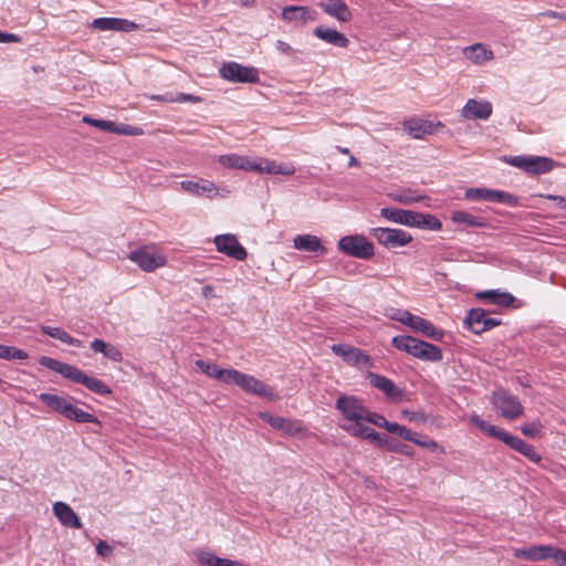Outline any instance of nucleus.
Segmentation results:
<instances>
[{
	"label": "nucleus",
	"instance_id": "34",
	"mask_svg": "<svg viewBox=\"0 0 566 566\" xmlns=\"http://www.w3.org/2000/svg\"><path fill=\"white\" fill-rule=\"evenodd\" d=\"M463 52L465 57L475 64H483L494 57L493 52L482 43L467 46Z\"/></svg>",
	"mask_w": 566,
	"mask_h": 566
},
{
	"label": "nucleus",
	"instance_id": "29",
	"mask_svg": "<svg viewBox=\"0 0 566 566\" xmlns=\"http://www.w3.org/2000/svg\"><path fill=\"white\" fill-rule=\"evenodd\" d=\"M196 366L208 377L228 385L233 368H221L216 364L199 359Z\"/></svg>",
	"mask_w": 566,
	"mask_h": 566
},
{
	"label": "nucleus",
	"instance_id": "44",
	"mask_svg": "<svg viewBox=\"0 0 566 566\" xmlns=\"http://www.w3.org/2000/svg\"><path fill=\"white\" fill-rule=\"evenodd\" d=\"M384 429H386L390 433L398 434L399 437L403 438L405 440L412 439L411 430L405 426L397 423V422H389L387 420V424H385Z\"/></svg>",
	"mask_w": 566,
	"mask_h": 566
},
{
	"label": "nucleus",
	"instance_id": "35",
	"mask_svg": "<svg viewBox=\"0 0 566 566\" xmlns=\"http://www.w3.org/2000/svg\"><path fill=\"white\" fill-rule=\"evenodd\" d=\"M90 347L94 353H101L104 355V357L111 359L112 361L119 363L123 360L120 350L114 345L104 342L103 339H94Z\"/></svg>",
	"mask_w": 566,
	"mask_h": 566
},
{
	"label": "nucleus",
	"instance_id": "47",
	"mask_svg": "<svg viewBox=\"0 0 566 566\" xmlns=\"http://www.w3.org/2000/svg\"><path fill=\"white\" fill-rule=\"evenodd\" d=\"M542 428H543V424L541 423V421L537 420V421L524 423L521 427V431L526 437L535 438L539 434Z\"/></svg>",
	"mask_w": 566,
	"mask_h": 566
},
{
	"label": "nucleus",
	"instance_id": "56",
	"mask_svg": "<svg viewBox=\"0 0 566 566\" xmlns=\"http://www.w3.org/2000/svg\"><path fill=\"white\" fill-rule=\"evenodd\" d=\"M276 49H277L281 53H284V54H290V53H292V51H293L292 46H291L289 43H286V42L282 41V40H279V41L276 42Z\"/></svg>",
	"mask_w": 566,
	"mask_h": 566
},
{
	"label": "nucleus",
	"instance_id": "6",
	"mask_svg": "<svg viewBox=\"0 0 566 566\" xmlns=\"http://www.w3.org/2000/svg\"><path fill=\"white\" fill-rule=\"evenodd\" d=\"M228 385H237L244 392L254 395L258 397H265L270 400H274L276 396L273 389L259 380L252 375L243 374L238 369H232Z\"/></svg>",
	"mask_w": 566,
	"mask_h": 566
},
{
	"label": "nucleus",
	"instance_id": "14",
	"mask_svg": "<svg viewBox=\"0 0 566 566\" xmlns=\"http://www.w3.org/2000/svg\"><path fill=\"white\" fill-rule=\"evenodd\" d=\"M465 199L474 201H491V202H503L507 205H514L516 199L513 195L488 188H470L464 193Z\"/></svg>",
	"mask_w": 566,
	"mask_h": 566
},
{
	"label": "nucleus",
	"instance_id": "60",
	"mask_svg": "<svg viewBox=\"0 0 566 566\" xmlns=\"http://www.w3.org/2000/svg\"><path fill=\"white\" fill-rule=\"evenodd\" d=\"M544 15L546 17H551V18H555V17H559V14L555 11H547L545 13H543Z\"/></svg>",
	"mask_w": 566,
	"mask_h": 566
},
{
	"label": "nucleus",
	"instance_id": "4",
	"mask_svg": "<svg viewBox=\"0 0 566 566\" xmlns=\"http://www.w3.org/2000/svg\"><path fill=\"white\" fill-rule=\"evenodd\" d=\"M336 409L342 413L346 423L340 424V428L347 432V428L364 424V419L367 416V408L363 402L354 397L340 395L335 403Z\"/></svg>",
	"mask_w": 566,
	"mask_h": 566
},
{
	"label": "nucleus",
	"instance_id": "13",
	"mask_svg": "<svg viewBox=\"0 0 566 566\" xmlns=\"http://www.w3.org/2000/svg\"><path fill=\"white\" fill-rule=\"evenodd\" d=\"M217 251L238 261H244L248 256L247 250L240 244L234 234H220L213 240Z\"/></svg>",
	"mask_w": 566,
	"mask_h": 566
},
{
	"label": "nucleus",
	"instance_id": "43",
	"mask_svg": "<svg viewBox=\"0 0 566 566\" xmlns=\"http://www.w3.org/2000/svg\"><path fill=\"white\" fill-rule=\"evenodd\" d=\"M305 431H306V429H305L304 424L302 423V421L292 420L289 418H286L283 429H282V432H284L289 436H292V437L302 436L305 433Z\"/></svg>",
	"mask_w": 566,
	"mask_h": 566
},
{
	"label": "nucleus",
	"instance_id": "45",
	"mask_svg": "<svg viewBox=\"0 0 566 566\" xmlns=\"http://www.w3.org/2000/svg\"><path fill=\"white\" fill-rule=\"evenodd\" d=\"M382 448H386L389 451L398 452V453L409 455V457L413 454L411 447H409L407 444L399 443L394 440H390L389 438H388V443H385V446H382Z\"/></svg>",
	"mask_w": 566,
	"mask_h": 566
},
{
	"label": "nucleus",
	"instance_id": "15",
	"mask_svg": "<svg viewBox=\"0 0 566 566\" xmlns=\"http://www.w3.org/2000/svg\"><path fill=\"white\" fill-rule=\"evenodd\" d=\"M558 547L554 545H536L527 548H515L514 557L532 562H542L552 559L555 563Z\"/></svg>",
	"mask_w": 566,
	"mask_h": 566
},
{
	"label": "nucleus",
	"instance_id": "31",
	"mask_svg": "<svg viewBox=\"0 0 566 566\" xmlns=\"http://www.w3.org/2000/svg\"><path fill=\"white\" fill-rule=\"evenodd\" d=\"M413 212L411 210H405L399 208H381L380 216L388 221L411 227L413 223Z\"/></svg>",
	"mask_w": 566,
	"mask_h": 566
},
{
	"label": "nucleus",
	"instance_id": "39",
	"mask_svg": "<svg viewBox=\"0 0 566 566\" xmlns=\"http://www.w3.org/2000/svg\"><path fill=\"white\" fill-rule=\"evenodd\" d=\"M470 422L476 426L481 431L485 432L490 437H493L497 440L503 441L507 431L503 429H499L497 427L490 424L488 421L480 418L478 415H472L470 417Z\"/></svg>",
	"mask_w": 566,
	"mask_h": 566
},
{
	"label": "nucleus",
	"instance_id": "38",
	"mask_svg": "<svg viewBox=\"0 0 566 566\" xmlns=\"http://www.w3.org/2000/svg\"><path fill=\"white\" fill-rule=\"evenodd\" d=\"M413 217V223L411 227L436 231L441 230L442 228L441 221L432 214L415 211Z\"/></svg>",
	"mask_w": 566,
	"mask_h": 566
},
{
	"label": "nucleus",
	"instance_id": "48",
	"mask_svg": "<svg viewBox=\"0 0 566 566\" xmlns=\"http://www.w3.org/2000/svg\"><path fill=\"white\" fill-rule=\"evenodd\" d=\"M411 437L412 439H407V441H411L413 443H416L417 446H420L422 448H427V449H430V450H437L439 449V444L432 440V439H424V440H421L419 439V434L417 432H413L411 431Z\"/></svg>",
	"mask_w": 566,
	"mask_h": 566
},
{
	"label": "nucleus",
	"instance_id": "33",
	"mask_svg": "<svg viewBox=\"0 0 566 566\" xmlns=\"http://www.w3.org/2000/svg\"><path fill=\"white\" fill-rule=\"evenodd\" d=\"M476 297L502 307H509L515 301V297L512 294L500 292L497 290L478 292Z\"/></svg>",
	"mask_w": 566,
	"mask_h": 566
},
{
	"label": "nucleus",
	"instance_id": "51",
	"mask_svg": "<svg viewBox=\"0 0 566 566\" xmlns=\"http://www.w3.org/2000/svg\"><path fill=\"white\" fill-rule=\"evenodd\" d=\"M96 552L102 557L106 558L113 555V547L104 541H99L96 545Z\"/></svg>",
	"mask_w": 566,
	"mask_h": 566
},
{
	"label": "nucleus",
	"instance_id": "41",
	"mask_svg": "<svg viewBox=\"0 0 566 566\" xmlns=\"http://www.w3.org/2000/svg\"><path fill=\"white\" fill-rule=\"evenodd\" d=\"M488 312L483 308H472L467 317L468 325L470 329L475 333L480 334L482 331L479 329V326H483L486 322Z\"/></svg>",
	"mask_w": 566,
	"mask_h": 566
},
{
	"label": "nucleus",
	"instance_id": "42",
	"mask_svg": "<svg viewBox=\"0 0 566 566\" xmlns=\"http://www.w3.org/2000/svg\"><path fill=\"white\" fill-rule=\"evenodd\" d=\"M29 357V355L18 348V347H14V346H7L4 345L3 348H2V352H1V356L0 358L1 359H6V360H24Z\"/></svg>",
	"mask_w": 566,
	"mask_h": 566
},
{
	"label": "nucleus",
	"instance_id": "30",
	"mask_svg": "<svg viewBox=\"0 0 566 566\" xmlns=\"http://www.w3.org/2000/svg\"><path fill=\"white\" fill-rule=\"evenodd\" d=\"M314 35L338 48L346 49L349 45V40L343 33L334 29L317 27L314 29Z\"/></svg>",
	"mask_w": 566,
	"mask_h": 566
},
{
	"label": "nucleus",
	"instance_id": "28",
	"mask_svg": "<svg viewBox=\"0 0 566 566\" xmlns=\"http://www.w3.org/2000/svg\"><path fill=\"white\" fill-rule=\"evenodd\" d=\"M293 247L301 251L326 253V248L322 245L321 239L312 234H298L293 239Z\"/></svg>",
	"mask_w": 566,
	"mask_h": 566
},
{
	"label": "nucleus",
	"instance_id": "3",
	"mask_svg": "<svg viewBox=\"0 0 566 566\" xmlns=\"http://www.w3.org/2000/svg\"><path fill=\"white\" fill-rule=\"evenodd\" d=\"M39 399L45 403L49 408L62 413L65 418L74 420L80 423L91 422L97 427H102L101 421L92 413H88L81 408L72 405V402L57 395L53 394H40Z\"/></svg>",
	"mask_w": 566,
	"mask_h": 566
},
{
	"label": "nucleus",
	"instance_id": "25",
	"mask_svg": "<svg viewBox=\"0 0 566 566\" xmlns=\"http://www.w3.org/2000/svg\"><path fill=\"white\" fill-rule=\"evenodd\" d=\"M347 433L355 438L366 439L377 447H382L385 443H388V437L378 433L373 428L365 424H355L354 427L347 428Z\"/></svg>",
	"mask_w": 566,
	"mask_h": 566
},
{
	"label": "nucleus",
	"instance_id": "18",
	"mask_svg": "<svg viewBox=\"0 0 566 566\" xmlns=\"http://www.w3.org/2000/svg\"><path fill=\"white\" fill-rule=\"evenodd\" d=\"M322 11L342 23H348L353 13L344 0H321L318 3Z\"/></svg>",
	"mask_w": 566,
	"mask_h": 566
},
{
	"label": "nucleus",
	"instance_id": "11",
	"mask_svg": "<svg viewBox=\"0 0 566 566\" xmlns=\"http://www.w3.org/2000/svg\"><path fill=\"white\" fill-rule=\"evenodd\" d=\"M370 235L387 249L406 247L412 241V235L401 229L373 228Z\"/></svg>",
	"mask_w": 566,
	"mask_h": 566
},
{
	"label": "nucleus",
	"instance_id": "46",
	"mask_svg": "<svg viewBox=\"0 0 566 566\" xmlns=\"http://www.w3.org/2000/svg\"><path fill=\"white\" fill-rule=\"evenodd\" d=\"M260 418L268 422L272 428L282 431L286 418L280 416H272L269 412H261Z\"/></svg>",
	"mask_w": 566,
	"mask_h": 566
},
{
	"label": "nucleus",
	"instance_id": "12",
	"mask_svg": "<svg viewBox=\"0 0 566 566\" xmlns=\"http://www.w3.org/2000/svg\"><path fill=\"white\" fill-rule=\"evenodd\" d=\"M331 349L336 356L342 357L350 366L357 368L373 366L371 358L357 347L345 344H334Z\"/></svg>",
	"mask_w": 566,
	"mask_h": 566
},
{
	"label": "nucleus",
	"instance_id": "37",
	"mask_svg": "<svg viewBox=\"0 0 566 566\" xmlns=\"http://www.w3.org/2000/svg\"><path fill=\"white\" fill-rule=\"evenodd\" d=\"M41 331L43 334H45L52 338L59 339L60 342L67 344L70 346H74V347L82 346V342L80 339L74 338L73 336H71L69 333H66L64 329H62L60 327L43 325V326H41Z\"/></svg>",
	"mask_w": 566,
	"mask_h": 566
},
{
	"label": "nucleus",
	"instance_id": "55",
	"mask_svg": "<svg viewBox=\"0 0 566 566\" xmlns=\"http://www.w3.org/2000/svg\"><path fill=\"white\" fill-rule=\"evenodd\" d=\"M500 324H501V322L499 319L492 318L488 314L485 324L483 326H479V329L484 332V331L491 329Z\"/></svg>",
	"mask_w": 566,
	"mask_h": 566
},
{
	"label": "nucleus",
	"instance_id": "62",
	"mask_svg": "<svg viewBox=\"0 0 566 566\" xmlns=\"http://www.w3.org/2000/svg\"><path fill=\"white\" fill-rule=\"evenodd\" d=\"M337 148H338V150H339L342 154H348V153H349L348 148H342V147H337Z\"/></svg>",
	"mask_w": 566,
	"mask_h": 566
},
{
	"label": "nucleus",
	"instance_id": "21",
	"mask_svg": "<svg viewBox=\"0 0 566 566\" xmlns=\"http://www.w3.org/2000/svg\"><path fill=\"white\" fill-rule=\"evenodd\" d=\"M253 167V171L260 174L291 176L295 172V167L292 164L276 163L275 160L263 158H255Z\"/></svg>",
	"mask_w": 566,
	"mask_h": 566
},
{
	"label": "nucleus",
	"instance_id": "1",
	"mask_svg": "<svg viewBox=\"0 0 566 566\" xmlns=\"http://www.w3.org/2000/svg\"><path fill=\"white\" fill-rule=\"evenodd\" d=\"M39 363L41 366L46 367V368L51 369L52 371H55V373L62 375L64 378L73 381V382L81 384V385L85 386L88 390H91L97 395L106 396L112 392L109 387L106 384H104L102 380H99L95 377H90L84 371H82L81 369H78L77 367H75L73 365L62 363L57 359H54V358H51L48 356H42L40 358Z\"/></svg>",
	"mask_w": 566,
	"mask_h": 566
},
{
	"label": "nucleus",
	"instance_id": "27",
	"mask_svg": "<svg viewBox=\"0 0 566 566\" xmlns=\"http://www.w3.org/2000/svg\"><path fill=\"white\" fill-rule=\"evenodd\" d=\"M254 160L255 158L238 154H228L219 157V163L222 166L245 171H253Z\"/></svg>",
	"mask_w": 566,
	"mask_h": 566
},
{
	"label": "nucleus",
	"instance_id": "17",
	"mask_svg": "<svg viewBox=\"0 0 566 566\" xmlns=\"http://www.w3.org/2000/svg\"><path fill=\"white\" fill-rule=\"evenodd\" d=\"M402 127L409 136L416 139H420L426 135H432L437 133L440 128L443 127V124L441 122L433 123L420 118H409L402 123Z\"/></svg>",
	"mask_w": 566,
	"mask_h": 566
},
{
	"label": "nucleus",
	"instance_id": "10",
	"mask_svg": "<svg viewBox=\"0 0 566 566\" xmlns=\"http://www.w3.org/2000/svg\"><path fill=\"white\" fill-rule=\"evenodd\" d=\"M220 76L232 83H258L260 80L258 69L244 66L238 62L224 63L219 69Z\"/></svg>",
	"mask_w": 566,
	"mask_h": 566
},
{
	"label": "nucleus",
	"instance_id": "52",
	"mask_svg": "<svg viewBox=\"0 0 566 566\" xmlns=\"http://www.w3.org/2000/svg\"><path fill=\"white\" fill-rule=\"evenodd\" d=\"M407 314L408 311L406 310H394L391 314H388V317L392 321H397L401 324H405Z\"/></svg>",
	"mask_w": 566,
	"mask_h": 566
},
{
	"label": "nucleus",
	"instance_id": "7",
	"mask_svg": "<svg viewBox=\"0 0 566 566\" xmlns=\"http://www.w3.org/2000/svg\"><path fill=\"white\" fill-rule=\"evenodd\" d=\"M505 163L528 175L547 174L556 166L552 158L542 156H511L505 158Z\"/></svg>",
	"mask_w": 566,
	"mask_h": 566
},
{
	"label": "nucleus",
	"instance_id": "53",
	"mask_svg": "<svg viewBox=\"0 0 566 566\" xmlns=\"http://www.w3.org/2000/svg\"><path fill=\"white\" fill-rule=\"evenodd\" d=\"M422 317L418 315H413L408 311V314L406 316L405 324L406 326L410 327L412 331L416 329V326H418V323L420 322Z\"/></svg>",
	"mask_w": 566,
	"mask_h": 566
},
{
	"label": "nucleus",
	"instance_id": "5",
	"mask_svg": "<svg viewBox=\"0 0 566 566\" xmlns=\"http://www.w3.org/2000/svg\"><path fill=\"white\" fill-rule=\"evenodd\" d=\"M128 259L145 272H154L167 263L165 254L154 244L144 245L130 251Z\"/></svg>",
	"mask_w": 566,
	"mask_h": 566
},
{
	"label": "nucleus",
	"instance_id": "40",
	"mask_svg": "<svg viewBox=\"0 0 566 566\" xmlns=\"http://www.w3.org/2000/svg\"><path fill=\"white\" fill-rule=\"evenodd\" d=\"M413 332L420 333L424 337L437 342L442 340L444 337V332L442 329L437 328L430 321L424 319L423 317L420 319Z\"/></svg>",
	"mask_w": 566,
	"mask_h": 566
},
{
	"label": "nucleus",
	"instance_id": "64",
	"mask_svg": "<svg viewBox=\"0 0 566 566\" xmlns=\"http://www.w3.org/2000/svg\"><path fill=\"white\" fill-rule=\"evenodd\" d=\"M205 290H206V293H209V290H211V287L206 286Z\"/></svg>",
	"mask_w": 566,
	"mask_h": 566
},
{
	"label": "nucleus",
	"instance_id": "9",
	"mask_svg": "<svg viewBox=\"0 0 566 566\" xmlns=\"http://www.w3.org/2000/svg\"><path fill=\"white\" fill-rule=\"evenodd\" d=\"M491 402L494 409L507 420L517 419L524 411V407L520 402L518 398L503 389L492 394Z\"/></svg>",
	"mask_w": 566,
	"mask_h": 566
},
{
	"label": "nucleus",
	"instance_id": "58",
	"mask_svg": "<svg viewBox=\"0 0 566 566\" xmlns=\"http://www.w3.org/2000/svg\"><path fill=\"white\" fill-rule=\"evenodd\" d=\"M172 96H167V95H153L151 96V99H155V101H160V102H166V103H171L170 102V98Z\"/></svg>",
	"mask_w": 566,
	"mask_h": 566
},
{
	"label": "nucleus",
	"instance_id": "16",
	"mask_svg": "<svg viewBox=\"0 0 566 566\" xmlns=\"http://www.w3.org/2000/svg\"><path fill=\"white\" fill-rule=\"evenodd\" d=\"M83 122L93 127H96L101 130L115 133L118 135L139 136L144 133L143 129L137 126L127 125V124L118 125L112 120L96 119V118H92L90 116H84Z\"/></svg>",
	"mask_w": 566,
	"mask_h": 566
},
{
	"label": "nucleus",
	"instance_id": "8",
	"mask_svg": "<svg viewBox=\"0 0 566 566\" xmlns=\"http://www.w3.org/2000/svg\"><path fill=\"white\" fill-rule=\"evenodd\" d=\"M338 249L349 256L363 260H368L375 254L374 244L363 234H352L340 238Z\"/></svg>",
	"mask_w": 566,
	"mask_h": 566
},
{
	"label": "nucleus",
	"instance_id": "49",
	"mask_svg": "<svg viewBox=\"0 0 566 566\" xmlns=\"http://www.w3.org/2000/svg\"><path fill=\"white\" fill-rule=\"evenodd\" d=\"M365 422L373 423L379 428H384L385 424H387V419L384 416L371 412L367 409V416L364 419V423Z\"/></svg>",
	"mask_w": 566,
	"mask_h": 566
},
{
	"label": "nucleus",
	"instance_id": "36",
	"mask_svg": "<svg viewBox=\"0 0 566 566\" xmlns=\"http://www.w3.org/2000/svg\"><path fill=\"white\" fill-rule=\"evenodd\" d=\"M451 220L454 223H462L467 227L472 228H485L488 227V222L484 218L474 216L472 213L465 211H453L451 214Z\"/></svg>",
	"mask_w": 566,
	"mask_h": 566
},
{
	"label": "nucleus",
	"instance_id": "61",
	"mask_svg": "<svg viewBox=\"0 0 566 566\" xmlns=\"http://www.w3.org/2000/svg\"><path fill=\"white\" fill-rule=\"evenodd\" d=\"M358 165V161L356 160L355 157H350L349 159V166H357Z\"/></svg>",
	"mask_w": 566,
	"mask_h": 566
},
{
	"label": "nucleus",
	"instance_id": "2",
	"mask_svg": "<svg viewBox=\"0 0 566 566\" xmlns=\"http://www.w3.org/2000/svg\"><path fill=\"white\" fill-rule=\"evenodd\" d=\"M391 345L417 359L438 363L442 360V350L428 342L409 335H397L391 339Z\"/></svg>",
	"mask_w": 566,
	"mask_h": 566
},
{
	"label": "nucleus",
	"instance_id": "32",
	"mask_svg": "<svg viewBox=\"0 0 566 566\" xmlns=\"http://www.w3.org/2000/svg\"><path fill=\"white\" fill-rule=\"evenodd\" d=\"M180 187L188 193H192L196 196H200L203 193L211 195L218 191L217 186L206 179H200L198 181L185 180L180 182Z\"/></svg>",
	"mask_w": 566,
	"mask_h": 566
},
{
	"label": "nucleus",
	"instance_id": "59",
	"mask_svg": "<svg viewBox=\"0 0 566 566\" xmlns=\"http://www.w3.org/2000/svg\"><path fill=\"white\" fill-rule=\"evenodd\" d=\"M549 199L557 201L558 203H564V208L566 207V199L559 196H549Z\"/></svg>",
	"mask_w": 566,
	"mask_h": 566
},
{
	"label": "nucleus",
	"instance_id": "50",
	"mask_svg": "<svg viewBox=\"0 0 566 566\" xmlns=\"http://www.w3.org/2000/svg\"><path fill=\"white\" fill-rule=\"evenodd\" d=\"M171 103H200L202 102V98L197 95L187 94V93H179L176 96L170 98Z\"/></svg>",
	"mask_w": 566,
	"mask_h": 566
},
{
	"label": "nucleus",
	"instance_id": "26",
	"mask_svg": "<svg viewBox=\"0 0 566 566\" xmlns=\"http://www.w3.org/2000/svg\"><path fill=\"white\" fill-rule=\"evenodd\" d=\"M281 17L286 22L301 20L303 23L314 21L316 19V11L308 7L303 6H289L282 10Z\"/></svg>",
	"mask_w": 566,
	"mask_h": 566
},
{
	"label": "nucleus",
	"instance_id": "22",
	"mask_svg": "<svg viewBox=\"0 0 566 566\" xmlns=\"http://www.w3.org/2000/svg\"><path fill=\"white\" fill-rule=\"evenodd\" d=\"M92 27L101 31L113 30L129 32L137 29L135 22L119 18H97L93 20Z\"/></svg>",
	"mask_w": 566,
	"mask_h": 566
},
{
	"label": "nucleus",
	"instance_id": "20",
	"mask_svg": "<svg viewBox=\"0 0 566 566\" xmlns=\"http://www.w3.org/2000/svg\"><path fill=\"white\" fill-rule=\"evenodd\" d=\"M367 378L369 379L370 385L384 392L388 399L396 401H400L402 399L403 391L398 388L391 379L375 373H368Z\"/></svg>",
	"mask_w": 566,
	"mask_h": 566
},
{
	"label": "nucleus",
	"instance_id": "54",
	"mask_svg": "<svg viewBox=\"0 0 566 566\" xmlns=\"http://www.w3.org/2000/svg\"><path fill=\"white\" fill-rule=\"evenodd\" d=\"M0 42L1 43L19 42V36L13 33L0 31Z\"/></svg>",
	"mask_w": 566,
	"mask_h": 566
},
{
	"label": "nucleus",
	"instance_id": "24",
	"mask_svg": "<svg viewBox=\"0 0 566 566\" xmlns=\"http://www.w3.org/2000/svg\"><path fill=\"white\" fill-rule=\"evenodd\" d=\"M53 513L63 526L75 530L82 528L78 516L69 504L60 501L55 502L53 504Z\"/></svg>",
	"mask_w": 566,
	"mask_h": 566
},
{
	"label": "nucleus",
	"instance_id": "63",
	"mask_svg": "<svg viewBox=\"0 0 566 566\" xmlns=\"http://www.w3.org/2000/svg\"><path fill=\"white\" fill-rule=\"evenodd\" d=\"M205 290H206V293H209V290H211V287L206 286Z\"/></svg>",
	"mask_w": 566,
	"mask_h": 566
},
{
	"label": "nucleus",
	"instance_id": "23",
	"mask_svg": "<svg viewBox=\"0 0 566 566\" xmlns=\"http://www.w3.org/2000/svg\"><path fill=\"white\" fill-rule=\"evenodd\" d=\"M502 442H504L511 449L520 452L534 463H539L542 461V457L536 452L532 444L516 436L511 434L510 432L506 433Z\"/></svg>",
	"mask_w": 566,
	"mask_h": 566
},
{
	"label": "nucleus",
	"instance_id": "57",
	"mask_svg": "<svg viewBox=\"0 0 566 566\" xmlns=\"http://www.w3.org/2000/svg\"><path fill=\"white\" fill-rule=\"evenodd\" d=\"M555 563L559 566H566V552L558 547L555 555Z\"/></svg>",
	"mask_w": 566,
	"mask_h": 566
},
{
	"label": "nucleus",
	"instance_id": "19",
	"mask_svg": "<svg viewBox=\"0 0 566 566\" xmlns=\"http://www.w3.org/2000/svg\"><path fill=\"white\" fill-rule=\"evenodd\" d=\"M492 104L488 101L469 99L461 111V116L465 119L486 120L492 115Z\"/></svg>",
	"mask_w": 566,
	"mask_h": 566
}]
</instances>
